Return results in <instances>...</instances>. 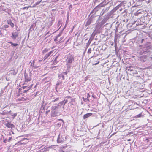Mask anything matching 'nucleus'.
I'll return each instance as SVG.
<instances>
[{"label": "nucleus", "mask_w": 152, "mask_h": 152, "mask_svg": "<svg viewBox=\"0 0 152 152\" xmlns=\"http://www.w3.org/2000/svg\"><path fill=\"white\" fill-rule=\"evenodd\" d=\"M49 149V148H48V147L44 148V151H48Z\"/></svg>", "instance_id": "09e8293b"}, {"label": "nucleus", "mask_w": 152, "mask_h": 152, "mask_svg": "<svg viewBox=\"0 0 152 152\" xmlns=\"http://www.w3.org/2000/svg\"><path fill=\"white\" fill-rule=\"evenodd\" d=\"M64 141V139L63 138H60V135H59L58 136L57 139V142L58 143H62Z\"/></svg>", "instance_id": "2eb2a0df"}, {"label": "nucleus", "mask_w": 152, "mask_h": 152, "mask_svg": "<svg viewBox=\"0 0 152 152\" xmlns=\"http://www.w3.org/2000/svg\"><path fill=\"white\" fill-rule=\"evenodd\" d=\"M18 35L19 33L18 32L16 31L12 32L11 37L13 40H15L16 38L18 36Z\"/></svg>", "instance_id": "9b49d317"}, {"label": "nucleus", "mask_w": 152, "mask_h": 152, "mask_svg": "<svg viewBox=\"0 0 152 152\" xmlns=\"http://www.w3.org/2000/svg\"><path fill=\"white\" fill-rule=\"evenodd\" d=\"M98 53H94V55L92 57L94 56V57L97 56H98Z\"/></svg>", "instance_id": "0e129e2a"}, {"label": "nucleus", "mask_w": 152, "mask_h": 152, "mask_svg": "<svg viewBox=\"0 0 152 152\" xmlns=\"http://www.w3.org/2000/svg\"><path fill=\"white\" fill-rule=\"evenodd\" d=\"M60 110L58 109L57 107L55 106H52L51 107V116L54 117L57 115H56L58 114Z\"/></svg>", "instance_id": "7ed1b4c3"}, {"label": "nucleus", "mask_w": 152, "mask_h": 152, "mask_svg": "<svg viewBox=\"0 0 152 152\" xmlns=\"http://www.w3.org/2000/svg\"><path fill=\"white\" fill-rule=\"evenodd\" d=\"M8 115L10 114L12 115V114H13L12 113V111L11 110L8 111Z\"/></svg>", "instance_id": "3c124183"}, {"label": "nucleus", "mask_w": 152, "mask_h": 152, "mask_svg": "<svg viewBox=\"0 0 152 152\" xmlns=\"http://www.w3.org/2000/svg\"><path fill=\"white\" fill-rule=\"evenodd\" d=\"M4 138L3 142H4V143H6L7 142V138H6L5 139H4V138Z\"/></svg>", "instance_id": "338daca9"}, {"label": "nucleus", "mask_w": 152, "mask_h": 152, "mask_svg": "<svg viewBox=\"0 0 152 152\" xmlns=\"http://www.w3.org/2000/svg\"><path fill=\"white\" fill-rule=\"evenodd\" d=\"M24 77L25 78V82L30 81L31 80V77H29L28 74H26V72L24 73Z\"/></svg>", "instance_id": "ddd939ff"}, {"label": "nucleus", "mask_w": 152, "mask_h": 152, "mask_svg": "<svg viewBox=\"0 0 152 152\" xmlns=\"http://www.w3.org/2000/svg\"><path fill=\"white\" fill-rule=\"evenodd\" d=\"M93 115V113H88L85 114H84L83 116V118L84 120L86 119V118L92 116Z\"/></svg>", "instance_id": "4468645a"}, {"label": "nucleus", "mask_w": 152, "mask_h": 152, "mask_svg": "<svg viewBox=\"0 0 152 152\" xmlns=\"http://www.w3.org/2000/svg\"><path fill=\"white\" fill-rule=\"evenodd\" d=\"M70 38H69V39H68V40L65 43V44H64V45H65V46H66L67 45V43L68 42H69V40H70Z\"/></svg>", "instance_id": "680f3d73"}, {"label": "nucleus", "mask_w": 152, "mask_h": 152, "mask_svg": "<svg viewBox=\"0 0 152 152\" xmlns=\"http://www.w3.org/2000/svg\"><path fill=\"white\" fill-rule=\"evenodd\" d=\"M110 7L109 6L108 7L103 9L102 10V11L104 12V13H105L107 12L109 10Z\"/></svg>", "instance_id": "b1692460"}, {"label": "nucleus", "mask_w": 152, "mask_h": 152, "mask_svg": "<svg viewBox=\"0 0 152 152\" xmlns=\"http://www.w3.org/2000/svg\"><path fill=\"white\" fill-rule=\"evenodd\" d=\"M63 101V103L64 104L63 107H62V108H64V106L65 104H66L68 102V101L67 99H64L63 101Z\"/></svg>", "instance_id": "7c9ffc66"}, {"label": "nucleus", "mask_w": 152, "mask_h": 152, "mask_svg": "<svg viewBox=\"0 0 152 152\" xmlns=\"http://www.w3.org/2000/svg\"><path fill=\"white\" fill-rule=\"evenodd\" d=\"M58 77L60 78L61 77L62 78V79H61V80H64L65 79L64 75L63 74V73H61L60 74L58 75Z\"/></svg>", "instance_id": "5701e85b"}, {"label": "nucleus", "mask_w": 152, "mask_h": 152, "mask_svg": "<svg viewBox=\"0 0 152 152\" xmlns=\"http://www.w3.org/2000/svg\"><path fill=\"white\" fill-rule=\"evenodd\" d=\"M133 25V23H129L127 25V27L128 30L126 31V34H128L131 32V31H132L133 30V28H131L132 27V26Z\"/></svg>", "instance_id": "0eeeda50"}, {"label": "nucleus", "mask_w": 152, "mask_h": 152, "mask_svg": "<svg viewBox=\"0 0 152 152\" xmlns=\"http://www.w3.org/2000/svg\"><path fill=\"white\" fill-rule=\"evenodd\" d=\"M50 50V49H48L46 48L44 50H43L42 51V53L44 54L45 53L48 52V50Z\"/></svg>", "instance_id": "f704fd0d"}, {"label": "nucleus", "mask_w": 152, "mask_h": 152, "mask_svg": "<svg viewBox=\"0 0 152 152\" xmlns=\"http://www.w3.org/2000/svg\"><path fill=\"white\" fill-rule=\"evenodd\" d=\"M58 104H59V105L60 106V107L61 108V106H62V107H63V106L64 105V103L63 101H61L60 102L58 103Z\"/></svg>", "instance_id": "4c0bfd02"}, {"label": "nucleus", "mask_w": 152, "mask_h": 152, "mask_svg": "<svg viewBox=\"0 0 152 152\" xmlns=\"http://www.w3.org/2000/svg\"><path fill=\"white\" fill-rule=\"evenodd\" d=\"M106 0H104V1L102 2L99 4L94 9V14H96L97 11L99 10V9L100 7H103L105 5L107 4L108 2L106 3L105 1Z\"/></svg>", "instance_id": "20e7f679"}, {"label": "nucleus", "mask_w": 152, "mask_h": 152, "mask_svg": "<svg viewBox=\"0 0 152 152\" xmlns=\"http://www.w3.org/2000/svg\"><path fill=\"white\" fill-rule=\"evenodd\" d=\"M102 19V17L101 16H99V17L98 18V19H97V20L96 21V23H99V22Z\"/></svg>", "instance_id": "58836bf2"}, {"label": "nucleus", "mask_w": 152, "mask_h": 152, "mask_svg": "<svg viewBox=\"0 0 152 152\" xmlns=\"http://www.w3.org/2000/svg\"><path fill=\"white\" fill-rule=\"evenodd\" d=\"M60 98H57L55 99L54 100H53L52 102H54L58 100Z\"/></svg>", "instance_id": "8fccbe9b"}, {"label": "nucleus", "mask_w": 152, "mask_h": 152, "mask_svg": "<svg viewBox=\"0 0 152 152\" xmlns=\"http://www.w3.org/2000/svg\"><path fill=\"white\" fill-rule=\"evenodd\" d=\"M25 140H28V139L27 138H23L20 141L18 142L17 143H15L14 146H17L19 145L25 144L26 143L27 141H26V142H22V141Z\"/></svg>", "instance_id": "1a4fd4ad"}, {"label": "nucleus", "mask_w": 152, "mask_h": 152, "mask_svg": "<svg viewBox=\"0 0 152 152\" xmlns=\"http://www.w3.org/2000/svg\"><path fill=\"white\" fill-rule=\"evenodd\" d=\"M32 67H34V69H36L38 67V66H36L33 65Z\"/></svg>", "instance_id": "774afa93"}, {"label": "nucleus", "mask_w": 152, "mask_h": 152, "mask_svg": "<svg viewBox=\"0 0 152 152\" xmlns=\"http://www.w3.org/2000/svg\"><path fill=\"white\" fill-rule=\"evenodd\" d=\"M107 16L105 15L103 18L101 22H99V23H96L97 24L96 25L95 28H96V29L95 31H94V32H95V34H96L98 32V30L100 28H101L102 26L107 21V20L109 19Z\"/></svg>", "instance_id": "f257e3e1"}, {"label": "nucleus", "mask_w": 152, "mask_h": 152, "mask_svg": "<svg viewBox=\"0 0 152 152\" xmlns=\"http://www.w3.org/2000/svg\"><path fill=\"white\" fill-rule=\"evenodd\" d=\"M91 23V22L89 20H88L86 22V25H85L86 27H87V29L88 28L89 25H90Z\"/></svg>", "instance_id": "6ab92c4d"}, {"label": "nucleus", "mask_w": 152, "mask_h": 152, "mask_svg": "<svg viewBox=\"0 0 152 152\" xmlns=\"http://www.w3.org/2000/svg\"><path fill=\"white\" fill-rule=\"evenodd\" d=\"M75 100L74 99H71V100L69 102V103H70L71 104H73V102H75Z\"/></svg>", "instance_id": "72a5a7b5"}, {"label": "nucleus", "mask_w": 152, "mask_h": 152, "mask_svg": "<svg viewBox=\"0 0 152 152\" xmlns=\"http://www.w3.org/2000/svg\"><path fill=\"white\" fill-rule=\"evenodd\" d=\"M96 16L95 15H94V14H93V15H91L90 17V18H92V19H94V18L96 17Z\"/></svg>", "instance_id": "37998d69"}, {"label": "nucleus", "mask_w": 152, "mask_h": 152, "mask_svg": "<svg viewBox=\"0 0 152 152\" xmlns=\"http://www.w3.org/2000/svg\"><path fill=\"white\" fill-rule=\"evenodd\" d=\"M33 84H32L31 85L29 86H27V87L26 88L27 90H28V91L29 90H30L32 87V86H33Z\"/></svg>", "instance_id": "a19ab883"}, {"label": "nucleus", "mask_w": 152, "mask_h": 152, "mask_svg": "<svg viewBox=\"0 0 152 152\" xmlns=\"http://www.w3.org/2000/svg\"><path fill=\"white\" fill-rule=\"evenodd\" d=\"M35 61V60H33V61L32 62L30 65L31 66H32L33 65H34Z\"/></svg>", "instance_id": "6e6d98bb"}, {"label": "nucleus", "mask_w": 152, "mask_h": 152, "mask_svg": "<svg viewBox=\"0 0 152 152\" xmlns=\"http://www.w3.org/2000/svg\"><path fill=\"white\" fill-rule=\"evenodd\" d=\"M104 13H104V12L102 10L100 14L99 15V16H102Z\"/></svg>", "instance_id": "603ef678"}, {"label": "nucleus", "mask_w": 152, "mask_h": 152, "mask_svg": "<svg viewBox=\"0 0 152 152\" xmlns=\"http://www.w3.org/2000/svg\"><path fill=\"white\" fill-rule=\"evenodd\" d=\"M17 73V72H16L14 69L11 71L10 74L12 75H15Z\"/></svg>", "instance_id": "393cba45"}, {"label": "nucleus", "mask_w": 152, "mask_h": 152, "mask_svg": "<svg viewBox=\"0 0 152 152\" xmlns=\"http://www.w3.org/2000/svg\"><path fill=\"white\" fill-rule=\"evenodd\" d=\"M145 141L146 142L147 145L149 146L151 145L152 143V138H151L149 139L146 138L145 140Z\"/></svg>", "instance_id": "f8f14e48"}, {"label": "nucleus", "mask_w": 152, "mask_h": 152, "mask_svg": "<svg viewBox=\"0 0 152 152\" xmlns=\"http://www.w3.org/2000/svg\"><path fill=\"white\" fill-rule=\"evenodd\" d=\"M8 111L4 110L2 112H0V114L2 115H8Z\"/></svg>", "instance_id": "f3484780"}, {"label": "nucleus", "mask_w": 152, "mask_h": 152, "mask_svg": "<svg viewBox=\"0 0 152 152\" xmlns=\"http://www.w3.org/2000/svg\"><path fill=\"white\" fill-rule=\"evenodd\" d=\"M91 95V96L94 99H96L97 98L96 97V95L94 94V93L93 92H91L90 93Z\"/></svg>", "instance_id": "c85d7f7f"}, {"label": "nucleus", "mask_w": 152, "mask_h": 152, "mask_svg": "<svg viewBox=\"0 0 152 152\" xmlns=\"http://www.w3.org/2000/svg\"><path fill=\"white\" fill-rule=\"evenodd\" d=\"M120 7V6L119 5L117 6L105 15L109 18H110V17H112V15H113V14Z\"/></svg>", "instance_id": "39448f33"}, {"label": "nucleus", "mask_w": 152, "mask_h": 152, "mask_svg": "<svg viewBox=\"0 0 152 152\" xmlns=\"http://www.w3.org/2000/svg\"><path fill=\"white\" fill-rule=\"evenodd\" d=\"M56 107H58V109H59V110H60V109H61V107H60V106L59 105V104H57L55 106Z\"/></svg>", "instance_id": "bf43d9fd"}, {"label": "nucleus", "mask_w": 152, "mask_h": 152, "mask_svg": "<svg viewBox=\"0 0 152 152\" xmlns=\"http://www.w3.org/2000/svg\"><path fill=\"white\" fill-rule=\"evenodd\" d=\"M29 135V134H26V135H21V136H18V137H17L16 138H17L18 137H23V136H24L25 137H28Z\"/></svg>", "instance_id": "ea45409f"}, {"label": "nucleus", "mask_w": 152, "mask_h": 152, "mask_svg": "<svg viewBox=\"0 0 152 152\" xmlns=\"http://www.w3.org/2000/svg\"><path fill=\"white\" fill-rule=\"evenodd\" d=\"M34 24L31 25L28 31L30 32L31 31H32L34 30Z\"/></svg>", "instance_id": "412c9836"}, {"label": "nucleus", "mask_w": 152, "mask_h": 152, "mask_svg": "<svg viewBox=\"0 0 152 152\" xmlns=\"http://www.w3.org/2000/svg\"><path fill=\"white\" fill-rule=\"evenodd\" d=\"M9 26L7 25H3V27L5 28L4 29V30H6V28H8L9 27Z\"/></svg>", "instance_id": "a18cd8bd"}, {"label": "nucleus", "mask_w": 152, "mask_h": 152, "mask_svg": "<svg viewBox=\"0 0 152 152\" xmlns=\"http://www.w3.org/2000/svg\"><path fill=\"white\" fill-rule=\"evenodd\" d=\"M143 115H142V113H141L137 115L136 116H135L134 117V118H140L141 117H143Z\"/></svg>", "instance_id": "cd10ccee"}, {"label": "nucleus", "mask_w": 152, "mask_h": 152, "mask_svg": "<svg viewBox=\"0 0 152 152\" xmlns=\"http://www.w3.org/2000/svg\"><path fill=\"white\" fill-rule=\"evenodd\" d=\"M5 126L8 128H14L15 127V125L12 124L10 122L7 121L6 123L4 124Z\"/></svg>", "instance_id": "9d476101"}, {"label": "nucleus", "mask_w": 152, "mask_h": 152, "mask_svg": "<svg viewBox=\"0 0 152 152\" xmlns=\"http://www.w3.org/2000/svg\"><path fill=\"white\" fill-rule=\"evenodd\" d=\"M80 131L79 134H78V136H83L86 134L87 133L86 129V128H82L80 129Z\"/></svg>", "instance_id": "423d86ee"}, {"label": "nucleus", "mask_w": 152, "mask_h": 152, "mask_svg": "<svg viewBox=\"0 0 152 152\" xmlns=\"http://www.w3.org/2000/svg\"><path fill=\"white\" fill-rule=\"evenodd\" d=\"M131 70V71H133V67L131 66H128L127 67L126 70L127 71H129Z\"/></svg>", "instance_id": "bb28decb"}, {"label": "nucleus", "mask_w": 152, "mask_h": 152, "mask_svg": "<svg viewBox=\"0 0 152 152\" xmlns=\"http://www.w3.org/2000/svg\"><path fill=\"white\" fill-rule=\"evenodd\" d=\"M88 20H89L91 22H93V21L94 20V19H92L90 18H89L88 19Z\"/></svg>", "instance_id": "e2e57ef3"}, {"label": "nucleus", "mask_w": 152, "mask_h": 152, "mask_svg": "<svg viewBox=\"0 0 152 152\" xmlns=\"http://www.w3.org/2000/svg\"><path fill=\"white\" fill-rule=\"evenodd\" d=\"M53 52V51H50L46 55V56L48 57H49L50 56L52 53Z\"/></svg>", "instance_id": "e433bc0d"}, {"label": "nucleus", "mask_w": 152, "mask_h": 152, "mask_svg": "<svg viewBox=\"0 0 152 152\" xmlns=\"http://www.w3.org/2000/svg\"><path fill=\"white\" fill-rule=\"evenodd\" d=\"M31 6H28V7H24L23 8H21V9L22 10H27L28 8H29L30 7H31Z\"/></svg>", "instance_id": "c9c22d12"}, {"label": "nucleus", "mask_w": 152, "mask_h": 152, "mask_svg": "<svg viewBox=\"0 0 152 152\" xmlns=\"http://www.w3.org/2000/svg\"><path fill=\"white\" fill-rule=\"evenodd\" d=\"M17 115V113H14V114H12V118L13 119H14Z\"/></svg>", "instance_id": "79ce46f5"}, {"label": "nucleus", "mask_w": 152, "mask_h": 152, "mask_svg": "<svg viewBox=\"0 0 152 152\" xmlns=\"http://www.w3.org/2000/svg\"><path fill=\"white\" fill-rule=\"evenodd\" d=\"M93 39H94V38L93 37H91L90 38L88 42L87 43H88V44H90H90L91 43V41L93 40Z\"/></svg>", "instance_id": "c756f323"}, {"label": "nucleus", "mask_w": 152, "mask_h": 152, "mask_svg": "<svg viewBox=\"0 0 152 152\" xmlns=\"http://www.w3.org/2000/svg\"><path fill=\"white\" fill-rule=\"evenodd\" d=\"M126 72L128 75L127 80L129 81V83H130L132 84L133 71H131V70L130 69V70L127 71Z\"/></svg>", "instance_id": "f03ea898"}, {"label": "nucleus", "mask_w": 152, "mask_h": 152, "mask_svg": "<svg viewBox=\"0 0 152 152\" xmlns=\"http://www.w3.org/2000/svg\"><path fill=\"white\" fill-rule=\"evenodd\" d=\"M28 91V90H27L26 89L24 90H23V91H22L23 94V93H25L27 92Z\"/></svg>", "instance_id": "052dcab7"}, {"label": "nucleus", "mask_w": 152, "mask_h": 152, "mask_svg": "<svg viewBox=\"0 0 152 152\" xmlns=\"http://www.w3.org/2000/svg\"><path fill=\"white\" fill-rule=\"evenodd\" d=\"M132 40V39H130L128 43L129 45L130 46V48L132 49L133 47V41Z\"/></svg>", "instance_id": "dca6fc26"}, {"label": "nucleus", "mask_w": 152, "mask_h": 152, "mask_svg": "<svg viewBox=\"0 0 152 152\" xmlns=\"http://www.w3.org/2000/svg\"><path fill=\"white\" fill-rule=\"evenodd\" d=\"M8 43L10 44H11V46L12 47H16L18 45V44L17 43H14L11 41L9 42Z\"/></svg>", "instance_id": "4be33fe9"}, {"label": "nucleus", "mask_w": 152, "mask_h": 152, "mask_svg": "<svg viewBox=\"0 0 152 152\" xmlns=\"http://www.w3.org/2000/svg\"><path fill=\"white\" fill-rule=\"evenodd\" d=\"M58 57V56H57L53 59V64H56L58 62L57 61V59Z\"/></svg>", "instance_id": "aec40b11"}, {"label": "nucleus", "mask_w": 152, "mask_h": 152, "mask_svg": "<svg viewBox=\"0 0 152 152\" xmlns=\"http://www.w3.org/2000/svg\"><path fill=\"white\" fill-rule=\"evenodd\" d=\"M60 83L59 82H57V83H56V87H55V89H56V91H57V88L58 87V86H59V84H60Z\"/></svg>", "instance_id": "49530a36"}, {"label": "nucleus", "mask_w": 152, "mask_h": 152, "mask_svg": "<svg viewBox=\"0 0 152 152\" xmlns=\"http://www.w3.org/2000/svg\"><path fill=\"white\" fill-rule=\"evenodd\" d=\"M27 87V86H22L21 87V88L23 89H26V88Z\"/></svg>", "instance_id": "69168bd1"}, {"label": "nucleus", "mask_w": 152, "mask_h": 152, "mask_svg": "<svg viewBox=\"0 0 152 152\" xmlns=\"http://www.w3.org/2000/svg\"><path fill=\"white\" fill-rule=\"evenodd\" d=\"M58 35H57L56 36L55 38L54 39V41L55 42H56L58 41V38L59 37Z\"/></svg>", "instance_id": "c03bdc74"}, {"label": "nucleus", "mask_w": 152, "mask_h": 152, "mask_svg": "<svg viewBox=\"0 0 152 152\" xmlns=\"http://www.w3.org/2000/svg\"><path fill=\"white\" fill-rule=\"evenodd\" d=\"M64 40H63L62 41H59H59H58L57 42H56V44H59L61 42H64Z\"/></svg>", "instance_id": "4d7b16f0"}, {"label": "nucleus", "mask_w": 152, "mask_h": 152, "mask_svg": "<svg viewBox=\"0 0 152 152\" xmlns=\"http://www.w3.org/2000/svg\"><path fill=\"white\" fill-rule=\"evenodd\" d=\"M91 48H90L88 49V54H90L91 53Z\"/></svg>", "instance_id": "864d4df0"}, {"label": "nucleus", "mask_w": 152, "mask_h": 152, "mask_svg": "<svg viewBox=\"0 0 152 152\" xmlns=\"http://www.w3.org/2000/svg\"><path fill=\"white\" fill-rule=\"evenodd\" d=\"M18 90V93L21 94H23L22 91H23V90L21 88V87L19 88Z\"/></svg>", "instance_id": "2f4dec72"}, {"label": "nucleus", "mask_w": 152, "mask_h": 152, "mask_svg": "<svg viewBox=\"0 0 152 152\" xmlns=\"http://www.w3.org/2000/svg\"><path fill=\"white\" fill-rule=\"evenodd\" d=\"M7 21L8 24L10 25L13 28L14 27V24L12 22L11 20H8Z\"/></svg>", "instance_id": "a211bd4d"}, {"label": "nucleus", "mask_w": 152, "mask_h": 152, "mask_svg": "<svg viewBox=\"0 0 152 152\" xmlns=\"http://www.w3.org/2000/svg\"><path fill=\"white\" fill-rule=\"evenodd\" d=\"M94 13V15H95V14H94V10H93L90 13L89 15L88 16V17L90 16V15Z\"/></svg>", "instance_id": "13d9d810"}, {"label": "nucleus", "mask_w": 152, "mask_h": 152, "mask_svg": "<svg viewBox=\"0 0 152 152\" xmlns=\"http://www.w3.org/2000/svg\"><path fill=\"white\" fill-rule=\"evenodd\" d=\"M68 58L67 61V65L69 66L74 61V57L71 55H69L68 56Z\"/></svg>", "instance_id": "6e6552de"}, {"label": "nucleus", "mask_w": 152, "mask_h": 152, "mask_svg": "<svg viewBox=\"0 0 152 152\" xmlns=\"http://www.w3.org/2000/svg\"><path fill=\"white\" fill-rule=\"evenodd\" d=\"M82 99L85 102H86L87 101L89 102L90 101V100L89 99L87 98H85L84 97H83Z\"/></svg>", "instance_id": "473e14b6"}, {"label": "nucleus", "mask_w": 152, "mask_h": 152, "mask_svg": "<svg viewBox=\"0 0 152 152\" xmlns=\"http://www.w3.org/2000/svg\"><path fill=\"white\" fill-rule=\"evenodd\" d=\"M69 147V148H70V146H69V145H64V146H61L60 147V148L62 149H65L67 148H68Z\"/></svg>", "instance_id": "a878e982"}, {"label": "nucleus", "mask_w": 152, "mask_h": 152, "mask_svg": "<svg viewBox=\"0 0 152 152\" xmlns=\"http://www.w3.org/2000/svg\"><path fill=\"white\" fill-rule=\"evenodd\" d=\"M69 71V70H68V71H66L65 72H63L62 73H63V74L64 75H67V74L68 72Z\"/></svg>", "instance_id": "5fc2aeb1"}, {"label": "nucleus", "mask_w": 152, "mask_h": 152, "mask_svg": "<svg viewBox=\"0 0 152 152\" xmlns=\"http://www.w3.org/2000/svg\"><path fill=\"white\" fill-rule=\"evenodd\" d=\"M63 29H62L61 30L60 32L59 33V34H58L57 35H58V37H59L63 33Z\"/></svg>", "instance_id": "de8ad7c7"}]
</instances>
